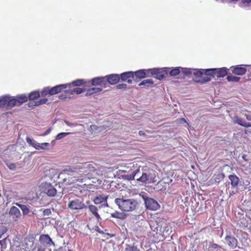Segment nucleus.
<instances>
[{"mask_svg": "<svg viewBox=\"0 0 251 251\" xmlns=\"http://www.w3.org/2000/svg\"><path fill=\"white\" fill-rule=\"evenodd\" d=\"M115 203L118 206L119 208L124 212H132L136 210L138 202L134 199L117 198Z\"/></svg>", "mask_w": 251, "mask_h": 251, "instance_id": "nucleus-1", "label": "nucleus"}, {"mask_svg": "<svg viewBox=\"0 0 251 251\" xmlns=\"http://www.w3.org/2000/svg\"><path fill=\"white\" fill-rule=\"evenodd\" d=\"M136 180L144 183H151L155 182L156 172L152 169H147L142 172V175Z\"/></svg>", "mask_w": 251, "mask_h": 251, "instance_id": "nucleus-2", "label": "nucleus"}, {"mask_svg": "<svg viewBox=\"0 0 251 251\" xmlns=\"http://www.w3.org/2000/svg\"><path fill=\"white\" fill-rule=\"evenodd\" d=\"M68 207L71 210H81L87 208V206L83 201L79 199H75L70 200L68 204Z\"/></svg>", "mask_w": 251, "mask_h": 251, "instance_id": "nucleus-3", "label": "nucleus"}, {"mask_svg": "<svg viewBox=\"0 0 251 251\" xmlns=\"http://www.w3.org/2000/svg\"><path fill=\"white\" fill-rule=\"evenodd\" d=\"M203 71L197 70L192 69H183V74L185 75L190 76L191 75L193 76V79L196 82V80L201 79L202 76H203Z\"/></svg>", "mask_w": 251, "mask_h": 251, "instance_id": "nucleus-4", "label": "nucleus"}, {"mask_svg": "<svg viewBox=\"0 0 251 251\" xmlns=\"http://www.w3.org/2000/svg\"><path fill=\"white\" fill-rule=\"evenodd\" d=\"M42 191L49 197H54L56 195L57 191L50 183H45L42 184Z\"/></svg>", "mask_w": 251, "mask_h": 251, "instance_id": "nucleus-5", "label": "nucleus"}, {"mask_svg": "<svg viewBox=\"0 0 251 251\" xmlns=\"http://www.w3.org/2000/svg\"><path fill=\"white\" fill-rule=\"evenodd\" d=\"M95 171L93 166L90 164H85L78 168L77 172L80 176L86 175L89 174Z\"/></svg>", "mask_w": 251, "mask_h": 251, "instance_id": "nucleus-6", "label": "nucleus"}, {"mask_svg": "<svg viewBox=\"0 0 251 251\" xmlns=\"http://www.w3.org/2000/svg\"><path fill=\"white\" fill-rule=\"evenodd\" d=\"M145 204L147 209L151 211L157 210L160 207L158 201L151 198H150L145 203Z\"/></svg>", "mask_w": 251, "mask_h": 251, "instance_id": "nucleus-7", "label": "nucleus"}, {"mask_svg": "<svg viewBox=\"0 0 251 251\" xmlns=\"http://www.w3.org/2000/svg\"><path fill=\"white\" fill-rule=\"evenodd\" d=\"M39 242L44 246L55 247V243L48 234H42L39 237Z\"/></svg>", "mask_w": 251, "mask_h": 251, "instance_id": "nucleus-8", "label": "nucleus"}, {"mask_svg": "<svg viewBox=\"0 0 251 251\" xmlns=\"http://www.w3.org/2000/svg\"><path fill=\"white\" fill-rule=\"evenodd\" d=\"M151 70H140L134 72V81L136 83L140 79L144 78L149 76V73Z\"/></svg>", "mask_w": 251, "mask_h": 251, "instance_id": "nucleus-9", "label": "nucleus"}, {"mask_svg": "<svg viewBox=\"0 0 251 251\" xmlns=\"http://www.w3.org/2000/svg\"><path fill=\"white\" fill-rule=\"evenodd\" d=\"M225 241L231 249H235L238 245V240L234 237L231 235H227L225 238Z\"/></svg>", "mask_w": 251, "mask_h": 251, "instance_id": "nucleus-10", "label": "nucleus"}, {"mask_svg": "<svg viewBox=\"0 0 251 251\" xmlns=\"http://www.w3.org/2000/svg\"><path fill=\"white\" fill-rule=\"evenodd\" d=\"M121 78L123 81H126L129 84L132 83L134 78V73L131 71L124 72L121 74Z\"/></svg>", "mask_w": 251, "mask_h": 251, "instance_id": "nucleus-11", "label": "nucleus"}, {"mask_svg": "<svg viewBox=\"0 0 251 251\" xmlns=\"http://www.w3.org/2000/svg\"><path fill=\"white\" fill-rule=\"evenodd\" d=\"M67 87V84H60L50 88V95H53L60 92L62 90Z\"/></svg>", "mask_w": 251, "mask_h": 251, "instance_id": "nucleus-12", "label": "nucleus"}, {"mask_svg": "<svg viewBox=\"0 0 251 251\" xmlns=\"http://www.w3.org/2000/svg\"><path fill=\"white\" fill-rule=\"evenodd\" d=\"M92 85H100L101 87L106 84L105 77H97L92 79Z\"/></svg>", "mask_w": 251, "mask_h": 251, "instance_id": "nucleus-13", "label": "nucleus"}, {"mask_svg": "<svg viewBox=\"0 0 251 251\" xmlns=\"http://www.w3.org/2000/svg\"><path fill=\"white\" fill-rule=\"evenodd\" d=\"M106 82H108L111 84L117 83L120 80V76L117 74H112L105 76Z\"/></svg>", "mask_w": 251, "mask_h": 251, "instance_id": "nucleus-14", "label": "nucleus"}, {"mask_svg": "<svg viewBox=\"0 0 251 251\" xmlns=\"http://www.w3.org/2000/svg\"><path fill=\"white\" fill-rule=\"evenodd\" d=\"M228 179L230 181V184L232 188L237 187L239 185L240 179L235 174L228 176Z\"/></svg>", "mask_w": 251, "mask_h": 251, "instance_id": "nucleus-15", "label": "nucleus"}, {"mask_svg": "<svg viewBox=\"0 0 251 251\" xmlns=\"http://www.w3.org/2000/svg\"><path fill=\"white\" fill-rule=\"evenodd\" d=\"M231 68H233L232 72L236 75H243L246 72V69L239 65L231 67Z\"/></svg>", "mask_w": 251, "mask_h": 251, "instance_id": "nucleus-16", "label": "nucleus"}, {"mask_svg": "<svg viewBox=\"0 0 251 251\" xmlns=\"http://www.w3.org/2000/svg\"><path fill=\"white\" fill-rule=\"evenodd\" d=\"M9 213L14 219H19L21 216V212L20 210L15 206H13L11 207Z\"/></svg>", "mask_w": 251, "mask_h": 251, "instance_id": "nucleus-17", "label": "nucleus"}, {"mask_svg": "<svg viewBox=\"0 0 251 251\" xmlns=\"http://www.w3.org/2000/svg\"><path fill=\"white\" fill-rule=\"evenodd\" d=\"M88 208L92 214L97 218L98 221L101 220L100 215L98 213V208L95 205H90L88 206Z\"/></svg>", "mask_w": 251, "mask_h": 251, "instance_id": "nucleus-18", "label": "nucleus"}, {"mask_svg": "<svg viewBox=\"0 0 251 251\" xmlns=\"http://www.w3.org/2000/svg\"><path fill=\"white\" fill-rule=\"evenodd\" d=\"M227 74V70L225 68L221 69H216L215 76L217 77H222Z\"/></svg>", "mask_w": 251, "mask_h": 251, "instance_id": "nucleus-19", "label": "nucleus"}, {"mask_svg": "<svg viewBox=\"0 0 251 251\" xmlns=\"http://www.w3.org/2000/svg\"><path fill=\"white\" fill-rule=\"evenodd\" d=\"M107 199V197L100 195L99 196H97L94 199V202L96 204H98L100 203L104 202L106 204V205H107V202H106Z\"/></svg>", "mask_w": 251, "mask_h": 251, "instance_id": "nucleus-20", "label": "nucleus"}, {"mask_svg": "<svg viewBox=\"0 0 251 251\" xmlns=\"http://www.w3.org/2000/svg\"><path fill=\"white\" fill-rule=\"evenodd\" d=\"M84 89L80 88H76L73 89H70L65 91L66 94L73 95L75 93L76 94H80L84 92Z\"/></svg>", "mask_w": 251, "mask_h": 251, "instance_id": "nucleus-21", "label": "nucleus"}, {"mask_svg": "<svg viewBox=\"0 0 251 251\" xmlns=\"http://www.w3.org/2000/svg\"><path fill=\"white\" fill-rule=\"evenodd\" d=\"M17 103V100L14 98H12L11 97L9 96L8 103L7 104V105L6 106V108L7 109H10L12 108H13L14 106L16 105Z\"/></svg>", "mask_w": 251, "mask_h": 251, "instance_id": "nucleus-22", "label": "nucleus"}, {"mask_svg": "<svg viewBox=\"0 0 251 251\" xmlns=\"http://www.w3.org/2000/svg\"><path fill=\"white\" fill-rule=\"evenodd\" d=\"M86 82L84 79H78L73 81L71 83H68L67 84V86H68L69 87H71V86H79Z\"/></svg>", "mask_w": 251, "mask_h": 251, "instance_id": "nucleus-23", "label": "nucleus"}, {"mask_svg": "<svg viewBox=\"0 0 251 251\" xmlns=\"http://www.w3.org/2000/svg\"><path fill=\"white\" fill-rule=\"evenodd\" d=\"M141 174V172L139 169H136L131 174H127L125 176L126 179L129 180H132L135 179V177Z\"/></svg>", "mask_w": 251, "mask_h": 251, "instance_id": "nucleus-24", "label": "nucleus"}, {"mask_svg": "<svg viewBox=\"0 0 251 251\" xmlns=\"http://www.w3.org/2000/svg\"><path fill=\"white\" fill-rule=\"evenodd\" d=\"M111 216L113 218L119 219L121 220H124L126 218L127 215L126 214H125L124 213L116 211L115 212L111 213Z\"/></svg>", "mask_w": 251, "mask_h": 251, "instance_id": "nucleus-25", "label": "nucleus"}, {"mask_svg": "<svg viewBox=\"0 0 251 251\" xmlns=\"http://www.w3.org/2000/svg\"><path fill=\"white\" fill-rule=\"evenodd\" d=\"M102 91V88L100 87H93L89 89L86 93V95L87 96H90L92 94L100 92Z\"/></svg>", "mask_w": 251, "mask_h": 251, "instance_id": "nucleus-26", "label": "nucleus"}, {"mask_svg": "<svg viewBox=\"0 0 251 251\" xmlns=\"http://www.w3.org/2000/svg\"><path fill=\"white\" fill-rule=\"evenodd\" d=\"M9 96L6 95L1 97L0 100V108L6 107L7 104L8 103V99Z\"/></svg>", "mask_w": 251, "mask_h": 251, "instance_id": "nucleus-27", "label": "nucleus"}, {"mask_svg": "<svg viewBox=\"0 0 251 251\" xmlns=\"http://www.w3.org/2000/svg\"><path fill=\"white\" fill-rule=\"evenodd\" d=\"M151 74L152 75H156V76H155V77L157 78V79L160 80L164 77V75L160 74L158 69H153L152 70H151Z\"/></svg>", "mask_w": 251, "mask_h": 251, "instance_id": "nucleus-28", "label": "nucleus"}, {"mask_svg": "<svg viewBox=\"0 0 251 251\" xmlns=\"http://www.w3.org/2000/svg\"><path fill=\"white\" fill-rule=\"evenodd\" d=\"M16 204L21 208L24 215H27L29 213V209L26 205L18 203H16Z\"/></svg>", "mask_w": 251, "mask_h": 251, "instance_id": "nucleus-29", "label": "nucleus"}, {"mask_svg": "<svg viewBox=\"0 0 251 251\" xmlns=\"http://www.w3.org/2000/svg\"><path fill=\"white\" fill-rule=\"evenodd\" d=\"M184 68L181 67H176L174 69H172L170 72V75L171 76H175L180 73V69L181 70V72L183 73V69Z\"/></svg>", "mask_w": 251, "mask_h": 251, "instance_id": "nucleus-30", "label": "nucleus"}, {"mask_svg": "<svg viewBox=\"0 0 251 251\" xmlns=\"http://www.w3.org/2000/svg\"><path fill=\"white\" fill-rule=\"evenodd\" d=\"M26 141L28 145L31 146L36 149V148H37V146H38V143H37V142L35 140L30 138L29 137H27L26 138Z\"/></svg>", "mask_w": 251, "mask_h": 251, "instance_id": "nucleus-31", "label": "nucleus"}, {"mask_svg": "<svg viewBox=\"0 0 251 251\" xmlns=\"http://www.w3.org/2000/svg\"><path fill=\"white\" fill-rule=\"evenodd\" d=\"M204 71V74L205 75L212 76L215 77V73L216 72V69H208L206 70H202Z\"/></svg>", "mask_w": 251, "mask_h": 251, "instance_id": "nucleus-32", "label": "nucleus"}, {"mask_svg": "<svg viewBox=\"0 0 251 251\" xmlns=\"http://www.w3.org/2000/svg\"><path fill=\"white\" fill-rule=\"evenodd\" d=\"M17 100V103L19 104L20 105L23 103L24 102L27 101V98L26 95H21L17 97V99H16Z\"/></svg>", "mask_w": 251, "mask_h": 251, "instance_id": "nucleus-33", "label": "nucleus"}, {"mask_svg": "<svg viewBox=\"0 0 251 251\" xmlns=\"http://www.w3.org/2000/svg\"><path fill=\"white\" fill-rule=\"evenodd\" d=\"M209 248H211L212 250H216V251H222V250H224L222 246L214 243H210L209 244Z\"/></svg>", "mask_w": 251, "mask_h": 251, "instance_id": "nucleus-34", "label": "nucleus"}, {"mask_svg": "<svg viewBox=\"0 0 251 251\" xmlns=\"http://www.w3.org/2000/svg\"><path fill=\"white\" fill-rule=\"evenodd\" d=\"M40 96L39 91H36L31 92L29 94V100H34L37 98H38Z\"/></svg>", "mask_w": 251, "mask_h": 251, "instance_id": "nucleus-35", "label": "nucleus"}, {"mask_svg": "<svg viewBox=\"0 0 251 251\" xmlns=\"http://www.w3.org/2000/svg\"><path fill=\"white\" fill-rule=\"evenodd\" d=\"M153 83V81L150 79H145L139 84V86H149Z\"/></svg>", "mask_w": 251, "mask_h": 251, "instance_id": "nucleus-36", "label": "nucleus"}, {"mask_svg": "<svg viewBox=\"0 0 251 251\" xmlns=\"http://www.w3.org/2000/svg\"><path fill=\"white\" fill-rule=\"evenodd\" d=\"M211 78L209 77L207 75H205L204 74H203V76H202L201 79L196 80L197 82H200L201 83H204L210 81Z\"/></svg>", "mask_w": 251, "mask_h": 251, "instance_id": "nucleus-37", "label": "nucleus"}, {"mask_svg": "<svg viewBox=\"0 0 251 251\" xmlns=\"http://www.w3.org/2000/svg\"><path fill=\"white\" fill-rule=\"evenodd\" d=\"M49 143H43L41 144L38 143V146H37V148H36V150H46L49 148Z\"/></svg>", "mask_w": 251, "mask_h": 251, "instance_id": "nucleus-38", "label": "nucleus"}, {"mask_svg": "<svg viewBox=\"0 0 251 251\" xmlns=\"http://www.w3.org/2000/svg\"><path fill=\"white\" fill-rule=\"evenodd\" d=\"M226 79L228 81L238 82L239 81L240 78L239 77L229 75L227 76Z\"/></svg>", "mask_w": 251, "mask_h": 251, "instance_id": "nucleus-39", "label": "nucleus"}, {"mask_svg": "<svg viewBox=\"0 0 251 251\" xmlns=\"http://www.w3.org/2000/svg\"><path fill=\"white\" fill-rule=\"evenodd\" d=\"M245 122V121L238 117H235L234 119V123L237 124L242 126H243Z\"/></svg>", "mask_w": 251, "mask_h": 251, "instance_id": "nucleus-40", "label": "nucleus"}, {"mask_svg": "<svg viewBox=\"0 0 251 251\" xmlns=\"http://www.w3.org/2000/svg\"><path fill=\"white\" fill-rule=\"evenodd\" d=\"M48 100L47 98L40 99L38 101H34L35 103L34 105H39L40 104L46 103L48 101Z\"/></svg>", "mask_w": 251, "mask_h": 251, "instance_id": "nucleus-41", "label": "nucleus"}, {"mask_svg": "<svg viewBox=\"0 0 251 251\" xmlns=\"http://www.w3.org/2000/svg\"><path fill=\"white\" fill-rule=\"evenodd\" d=\"M69 132H61L58 134L55 137L56 140H60L65 137H66L67 135L69 134Z\"/></svg>", "mask_w": 251, "mask_h": 251, "instance_id": "nucleus-42", "label": "nucleus"}, {"mask_svg": "<svg viewBox=\"0 0 251 251\" xmlns=\"http://www.w3.org/2000/svg\"><path fill=\"white\" fill-rule=\"evenodd\" d=\"M50 88L49 87H46L41 92V96L42 97L46 96L47 94L50 95Z\"/></svg>", "mask_w": 251, "mask_h": 251, "instance_id": "nucleus-43", "label": "nucleus"}, {"mask_svg": "<svg viewBox=\"0 0 251 251\" xmlns=\"http://www.w3.org/2000/svg\"><path fill=\"white\" fill-rule=\"evenodd\" d=\"M7 166L8 167V168L12 171H14L16 170V165L15 163H8L6 164Z\"/></svg>", "mask_w": 251, "mask_h": 251, "instance_id": "nucleus-44", "label": "nucleus"}, {"mask_svg": "<svg viewBox=\"0 0 251 251\" xmlns=\"http://www.w3.org/2000/svg\"><path fill=\"white\" fill-rule=\"evenodd\" d=\"M140 196L142 198V199H143L144 200V203L147 201V200L150 198L149 197H148L147 196V195L144 193V192H142L140 194Z\"/></svg>", "mask_w": 251, "mask_h": 251, "instance_id": "nucleus-45", "label": "nucleus"}, {"mask_svg": "<svg viewBox=\"0 0 251 251\" xmlns=\"http://www.w3.org/2000/svg\"><path fill=\"white\" fill-rule=\"evenodd\" d=\"M51 213V211L50 209L47 208L45 209L43 212V214L44 216H48L50 215Z\"/></svg>", "mask_w": 251, "mask_h": 251, "instance_id": "nucleus-46", "label": "nucleus"}, {"mask_svg": "<svg viewBox=\"0 0 251 251\" xmlns=\"http://www.w3.org/2000/svg\"><path fill=\"white\" fill-rule=\"evenodd\" d=\"M128 251H140L139 249L136 246L129 247V248L126 249Z\"/></svg>", "mask_w": 251, "mask_h": 251, "instance_id": "nucleus-47", "label": "nucleus"}, {"mask_svg": "<svg viewBox=\"0 0 251 251\" xmlns=\"http://www.w3.org/2000/svg\"><path fill=\"white\" fill-rule=\"evenodd\" d=\"M127 87V85L125 83L119 84L117 86L118 89H126Z\"/></svg>", "mask_w": 251, "mask_h": 251, "instance_id": "nucleus-48", "label": "nucleus"}, {"mask_svg": "<svg viewBox=\"0 0 251 251\" xmlns=\"http://www.w3.org/2000/svg\"><path fill=\"white\" fill-rule=\"evenodd\" d=\"M64 122L66 123V124L68 126H76L77 124L72 123L67 120H65Z\"/></svg>", "mask_w": 251, "mask_h": 251, "instance_id": "nucleus-49", "label": "nucleus"}, {"mask_svg": "<svg viewBox=\"0 0 251 251\" xmlns=\"http://www.w3.org/2000/svg\"><path fill=\"white\" fill-rule=\"evenodd\" d=\"M70 95H65V96H64L63 94L59 96V98L60 99H66V98H70Z\"/></svg>", "mask_w": 251, "mask_h": 251, "instance_id": "nucleus-50", "label": "nucleus"}, {"mask_svg": "<svg viewBox=\"0 0 251 251\" xmlns=\"http://www.w3.org/2000/svg\"><path fill=\"white\" fill-rule=\"evenodd\" d=\"M243 126L245 127H251V124L250 123L245 122Z\"/></svg>", "mask_w": 251, "mask_h": 251, "instance_id": "nucleus-51", "label": "nucleus"}, {"mask_svg": "<svg viewBox=\"0 0 251 251\" xmlns=\"http://www.w3.org/2000/svg\"><path fill=\"white\" fill-rule=\"evenodd\" d=\"M245 117H246L247 119L249 121H251V115L250 114H246Z\"/></svg>", "mask_w": 251, "mask_h": 251, "instance_id": "nucleus-52", "label": "nucleus"}, {"mask_svg": "<svg viewBox=\"0 0 251 251\" xmlns=\"http://www.w3.org/2000/svg\"><path fill=\"white\" fill-rule=\"evenodd\" d=\"M50 128H49L48 129H47L45 132L43 134V136H45V135H46L47 134H48L50 131Z\"/></svg>", "mask_w": 251, "mask_h": 251, "instance_id": "nucleus-53", "label": "nucleus"}, {"mask_svg": "<svg viewBox=\"0 0 251 251\" xmlns=\"http://www.w3.org/2000/svg\"><path fill=\"white\" fill-rule=\"evenodd\" d=\"M251 2V0H242V2L243 3H249Z\"/></svg>", "mask_w": 251, "mask_h": 251, "instance_id": "nucleus-54", "label": "nucleus"}, {"mask_svg": "<svg viewBox=\"0 0 251 251\" xmlns=\"http://www.w3.org/2000/svg\"><path fill=\"white\" fill-rule=\"evenodd\" d=\"M139 134L140 136H143V135H145V132L143 131L140 130V131H139Z\"/></svg>", "mask_w": 251, "mask_h": 251, "instance_id": "nucleus-55", "label": "nucleus"}, {"mask_svg": "<svg viewBox=\"0 0 251 251\" xmlns=\"http://www.w3.org/2000/svg\"><path fill=\"white\" fill-rule=\"evenodd\" d=\"M99 233H103V231H101L99 228H98V229H97V230Z\"/></svg>", "mask_w": 251, "mask_h": 251, "instance_id": "nucleus-56", "label": "nucleus"}, {"mask_svg": "<svg viewBox=\"0 0 251 251\" xmlns=\"http://www.w3.org/2000/svg\"><path fill=\"white\" fill-rule=\"evenodd\" d=\"M35 103H34V101L32 103H29V106H35L34 105Z\"/></svg>", "mask_w": 251, "mask_h": 251, "instance_id": "nucleus-57", "label": "nucleus"}, {"mask_svg": "<svg viewBox=\"0 0 251 251\" xmlns=\"http://www.w3.org/2000/svg\"><path fill=\"white\" fill-rule=\"evenodd\" d=\"M4 241V240L0 241V244L1 245V246H3V244L5 243H3Z\"/></svg>", "mask_w": 251, "mask_h": 251, "instance_id": "nucleus-58", "label": "nucleus"}, {"mask_svg": "<svg viewBox=\"0 0 251 251\" xmlns=\"http://www.w3.org/2000/svg\"><path fill=\"white\" fill-rule=\"evenodd\" d=\"M37 251H43L41 249V248H39L38 249Z\"/></svg>", "mask_w": 251, "mask_h": 251, "instance_id": "nucleus-59", "label": "nucleus"}, {"mask_svg": "<svg viewBox=\"0 0 251 251\" xmlns=\"http://www.w3.org/2000/svg\"><path fill=\"white\" fill-rule=\"evenodd\" d=\"M181 120L184 121V122H186V120H185V119L184 118L181 119Z\"/></svg>", "mask_w": 251, "mask_h": 251, "instance_id": "nucleus-60", "label": "nucleus"}, {"mask_svg": "<svg viewBox=\"0 0 251 251\" xmlns=\"http://www.w3.org/2000/svg\"><path fill=\"white\" fill-rule=\"evenodd\" d=\"M95 126H91V128H93V127L95 128Z\"/></svg>", "mask_w": 251, "mask_h": 251, "instance_id": "nucleus-61", "label": "nucleus"}, {"mask_svg": "<svg viewBox=\"0 0 251 251\" xmlns=\"http://www.w3.org/2000/svg\"><path fill=\"white\" fill-rule=\"evenodd\" d=\"M232 1H237L238 0H231Z\"/></svg>", "mask_w": 251, "mask_h": 251, "instance_id": "nucleus-62", "label": "nucleus"}]
</instances>
